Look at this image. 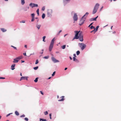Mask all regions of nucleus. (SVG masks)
I'll return each mask as SVG.
<instances>
[{
	"label": "nucleus",
	"mask_w": 121,
	"mask_h": 121,
	"mask_svg": "<svg viewBox=\"0 0 121 121\" xmlns=\"http://www.w3.org/2000/svg\"><path fill=\"white\" fill-rule=\"evenodd\" d=\"M78 45L82 50H83L86 47V45L83 43H79Z\"/></svg>",
	"instance_id": "obj_2"
},
{
	"label": "nucleus",
	"mask_w": 121,
	"mask_h": 121,
	"mask_svg": "<svg viewBox=\"0 0 121 121\" xmlns=\"http://www.w3.org/2000/svg\"><path fill=\"white\" fill-rule=\"evenodd\" d=\"M23 54L25 56H26V53H24Z\"/></svg>",
	"instance_id": "obj_53"
},
{
	"label": "nucleus",
	"mask_w": 121,
	"mask_h": 121,
	"mask_svg": "<svg viewBox=\"0 0 121 121\" xmlns=\"http://www.w3.org/2000/svg\"><path fill=\"white\" fill-rule=\"evenodd\" d=\"M43 49H42L41 50V51H42V52H40V54H43Z\"/></svg>",
	"instance_id": "obj_47"
},
{
	"label": "nucleus",
	"mask_w": 121,
	"mask_h": 121,
	"mask_svg": "<svg viewBox=\"0 0 121 121\" xmlns=\"http://www.w3.org/2000/svg\"><path fill=\"white\" fill-rule=\"evenodd\" d=\"M52 10L51 9H48V10L47 14L48 17H52Z\"/></svg>",
	"instance_id": "obj_3"
},
{
	"label": "nucleus",
	"mask_w": 121,
	"mask_h": 121,
	"mask_svg": "<svg viewBox=\"0 0 121 121\" xmlns=\"http://www.w3.org/2000/svg\"><path fill=\"white\" fill-rule=\"evenodd\" d=\"M34 18H32V19H31V22H33L34 21Z\"/></svg>",
	"instance_id": "obj_50"
},
{
	"label": "nucleus",
	"mask_w": 121,
	"mask_h": 121,
	"mask_svg": "<svg viewBox=\"0 0 121 121\" xmlns=\"http://www.w3.org/2000/svg\"><path fill=\"white\" fill-rule=\"evenodd\" d=\"M73 56H74V57H76V54H73Z\"/></svg>",
	"instance_id": "obj_55"
},
{
	"label": "nucleus",
	"mask_w": 121,
	"mask_h": 121,
	"mask_svg": "<svg viewBox=\"0 0 121 121\" xmlns=\"http://www.w3.org/2000/svg\"><path fill=\"white\" fill-rule=\"evenodd\" d=\"M25 47V48H27V45H25V46H24Z\"/></svg>",
	"instance_id": "obj_56"
},
{
	"label": "nucleus",
	"mask_w": 121,
	"mask_h": 121,
	"mask_svg": "<svg viewBox=\"0 0 121 121\" xmlns=\"http://www.w3.org/2000/svg\"><path fill=\"white\" fill-rule=\"evenodd\" d=\"M21 22H22V23H25V22L24 21H22Z\"/></svg>",
	"instance_id": "obj_57"
},
{
	"label": "nucleus",
	"mask_w": 121,
	"mask_h": 121,
	"mask_svg": "<svg viewBox=\"0 0 121 121\" xmlns=\"http://www.w3.org/2000/svg\"><path fill=\"white\" fill-rule=\"evenodd\" d=\"M103 6H102L101 8H100V11H101L102 9L103 8Z\"/></svg>",
	"instance_id": "obj_52"
},
{
	"label": "nucleus",
	"mask_w": 121,
	"mask_h": 121,
	"mask_svg": "<svg viewBox=\"0 0 121 121\" xmlns=\"http://www.w3.org/2000/svg\"><path fill=\"white\" fill-rule=\"evenodd\" d=\"M44 113L45 115H46L48 114V112L47 111H46L44 112Z\"/></svg>",
	"instance_id": "obj_41"
},
{
	"label": "nucleus",
	"mask_w": 121,
	"mask_h": 121,
	"mask_svg": "<svg viewBox=\"0 0 121 121\" xmlns=\"http://www.w3.org/2000/svg\"><path fill=\"white\" fill-rule=\"evenodd\" d=\"M73 20L74 21H77L78 19V16L76 13H75L73 17Z\"/></svg>",
	"instance_id": "obj_6"
},
{
	"label": "nucleus",
	"mask_w": 121,
	"mask_h": 121,
	"mask_svg": "<svg viewBox=\"0 0 121 121\" xmlns=\"http://www.w3.org/2000/svg\"><path fill=\"white\" fill-rule=\"evenodd\" d=\"M94 31L95 32V30H92V31H91V33L92 32H93V31ZM95 33V32L94 33Z\"/></svg>",
	"instance_id": "obj_58"
},
{
	"label": "nucleus",
	"mask_w": 121,
	"mask_h": 121,
	"mask_svg": "<svg viewBox=\"0 0 121 121\" xmlns=\"http://www.w3.org/2000/svg\"><path fill=\"white\" fill-rule=\"evenodd\" d=\"M64 100V98H62L61 99H60V100H58V101H63Z\"/></svg>",
	"instance_id": "obj_32"
},
{
	"label": "nucleus",
	"mask_w": 121,
	"mask_h": 121,
	"mask_svg": "<svg viewBox=\"0 0 121 121\" xmlns=\"http://www.w3.org/2000/svg\"><path fill=\"white\" fill-rule=\"evenodd\" d=\"M15 114L17 116H18L19 115V113L17 111H15Z\"/></svg>",
	"instance_id": "obj_27"
},
{
	"label": "nucleus",
	"mask_w": 121,
	"mask_h": 121,
	"mask_svg": "<svg viewBox=\"0 0 121 121\" xmlns=\"http://www.w3.org/2000/svg\"><path fill=\"white\" fill-rule=\"evenodd\" d=\"M51 59L53 62L54 63L58 62H59V60H56L53 56H52Z\"/></svg>",
	"instance_id": "obj_5"
},
{
	"label": "nucleus",
	"mask_w": 121,
	"mask_h": 121,
	"mask_svg": "<svg viewBox=\"0 0 121 121\" xmlns=\"http://www.w3.org/2000/svg\"><path fill=\"white\" fill-rule=\"evenodd\" d=\"M79 36V35H75L74 37L73 38V39H78Z\"/></svg>",
	"instance_id": "obj_16"
},
{
	"label": "nucleus",
	"mask_w": 121,
	"mask_h": 121,
	"mask_svg": "<svg viewBox=\"0 0 121 121\" xmlns=\"http://www.w3.org/2000/svg\"><path fill=\"white\" fill-rule=\"evenodd\" d=\"M35 14L34 13L31 14V16L32 18H34L35 17Z\"/></svg>",
	"instance_id": "obj_29"
},
{
	"label": "nucleus",
	"mask_w": 121,
	"mask_h": 121,
	"mask_svg": "<svg viewBox=\"0 0 121 121\" xmlns=\"http://www.w3.org/2000/svg\"><path fill=\"white\" fill-rule=\"evenodd\" d=\"M29 5L31 6L32 8H33L34 7H38V5L37 4H35L34 3H30Z\"/></svg>",
	"instance_id": "obj_7"
},
{
	"label": "nucleus",
	"mask_w": 121,
	"mask_h": 121,
	"mask_svg": "<svg viewBox=\"0 0 121 121\" xmlns=\"http://www.w3.org/2000/svg\"><path fill=\"white\" fill-rule=\"evenodd\" d=\"M46 38L45 36H44L43 37V41L44 42H45V38Z\"/></svg>",
	"instance_id": "obj_38"
},
{
	"label": "nucleus",
	"mask_w": 121,
	"mask_h": 121,
	"mask_svg": "<svg viewBox=\"0 0 121 121\" xmlns=\"http://www.w3.org/2000/svg\"><path fill=\"white\" fill-rule=\"evenodd\" d=\"M88 14L89 13H88L86 12L84 16L82 17V19H83L85 20Z\"/></svg>",
	"instance_id": "obj_9"
},
{
	"label": "nucleus",
	"mask_w": 121,
	"mask_h": 121,
	"mask_svg": "<svg viewBox=\"0 0 121 121\" xmlns=\"http://www.w3.org/2000/svg\"><path fill=\"white\" fill-rule=\"evenodd\" d=\"M99 27V26H98L96 27V29H95H95H94V30H95V32H96L97 31Z\"/></svg>",
	"instance_id": "obj_19"
},
{
	"label": "nucleus",
	"mask_w": 121,
	"mask_h": 121,
	"mask_svg": "<svg viewBox=\"0 0 121 121\" xmlns=\"http://www.w3.org/2000/svg\"><path fill=\"white\" fill-rule=\"evenodd\" d=\"M28 78V77H22L21 78L20 80V81H21L23 79V80L26 79V80H27Z\"/></svg>",
	"instance_id": "obj_11"
},
{
	"label": "nucleus",
	"mask_w": 121,
	"mask_h": 121,
	"mask_svg": "<svg viewBox=\"0 0 121 121\" xmlns=\"http://www.w3.org/2000/svg\"><path fill=\"white\" fill-rule=\"evenodd\" d=\"M53 46V45L50 44L49 47V50L50 52H51L52 50Z\"/></svg>",
	"instance_id": "obj_12"
},
{
	"label": "nucleus",
	"mask_w": 121,
	"mask_h": 121,
	"mask_svg": "<svg viewBox=\"0 0 121 121\" xmlns=\"http://www.w3.org/2000/svg\"><path fill=\"white\" fill-rule=\"evenodd\" d=\"M69 58L71 60H72V58L71 56L69 57Z\"/></svg>",
	"instance_id": "obj_59"
},
{
	"label": "nucleus",
	"mask_w": 121,
	"mask_h": 121,
	"mask_svg": "<svg viewBox=\"0 0 121 121\" xmlns=\"http://www.w3.org/2000/svg\"><path fill=\"white\" fill-rule=\"evenodd\" d=\"M93 23H91L90 24V25H92V24Z\"/></svg>",
	"instance_id": "obj_64"
},
{
	"label": "nucleus",
	"mask_w": 121,
	"mask_h": 121,
	"mask_svg": "<svg viewBox=\"0 0 121 121\" xmlns=\"http://www.w3.org/2000/svg\"><path fill=\"white\" fill-rule=\"evenodd\" d=\"M49 116L50 117V119H52V118H51L52 114L51 113L50 114H49Z\"/></svg>",
	"instance_id": "obj_45"
},
{
	"label": "nucleus",
	"mask_w": 121,
	"mask_h": 121,
	"mask_svg": "<svg viewBox=\"0 0 121 121\" xmlns=\"http://www.w3.org/2000/svg\"><path fill=\"white\" fill-rule=\"evenodd\" d=\"M90 28L91 29H95V27L94 26H91V27H90Z\"/></svg>",
	"instance_id": "obj_39"
},
{
	"label": "nucleus",
	"mask_w": 121,
	"mask_h": 121,
	"mask_svg": "<svg viewBox=\"0 0 121 121\" xmlns=\"http://www.w3.org/2000/svg\"><path fill=\"white\" fill-rule=\"evenodd\" d=\"M73 61H75L77 62H79V60L77 59L75 57H73Z\"/></svg>",
	"instance_id": "obj_18"
},
{
	"label": "nucleus",
	"mask_w": 121,
	"mask_h": 121,
	"mask_svg": "<svg viewBox=\"0 0 121 121\" xmlns=\"http://www.w3.org/2000/svg\"><path fill=\"white\" fill-rule=\"evenodd\" d=\"M45 9V7L43 6V7L42 9V10L43 11H44Z\"/></svg>",
	"instance_id": "obj_37"
},
{
	"label": "nucleus",
	"mask_w": 121,
	"mask_h": 121,
	"mask_svg": "<svg viewBox=\"0 0 121 121\" xmlns=\"http://www.w3.org/2000/svg\"><path fill=\"white\" fill-rule=\"evenodd\" d=\"M55 73H56V72L55 71L52 74V76H54V75H55Z\"/></svg>",
	"instance_id": "obj_40"
},
{
	"label": "nucleus",
	"mask_w": 121,
	"mask_h": 121,
	"mask_svg": "<svg viewBox=\"0 0 121 121\" xmlns=\"http://www.w3.org/2000/svg\"><path fill=\"white\" fill-rule=\"evenodd\" d=\"M34 53H32V54H31L30 56H30L31 55H34Z\"/></svg>",
	"instance_id": "obj_60"
},
{
	"label": "nucleus",
	"mask_w": 121,
	"mask_h": 121,
	"mask_svg": "<svg viewBox=\"0 0 121 121\" xmlns=\"http://www.w3.org/2000/svg\"><path fill=\"white\" fill-rule=\"evenodd\" d=\"M85 20V19H82V18L81 19L80 21V22L79 23V25H82L84 23V22Z\"/></svg>",
	"instance_id": "obj_8"
},
{
	"label": "nucleus",
	"mask_w": 121,
	"mask_h": 121,
	"mask_svg": "<svg viewBox=\"0 0 121 121\" xmlns=\"http://www.w3.org/2000/svg\"><path fill=\"white\" fill-rule=\"evenodd\" d=\"M22 58V57L21 56H19V57L16 58V59H18L19 60L21 59Z\"/></svg>",
	"instance_id": "obj_24"
},
{
	"label": "nucleus",
	"mask_w": 121,
	"mask_h": 121,
	"mask_svg": "<svg viewBox=\"0 0 121 121\" xmlns=\"http://www.w3.org/2000/svg\"><path fill=\"white\" fill-rule=\"evenodd\" d=\"M40 120L42 121H47V120L46 119L41 118L40 119Z\"/></svg>",
	"instance_id": "obj_35"
},
{
	"label": "nucleus",
	"mask_w": 121,
	"mask_h": 121,
	"mask_svg": "<svg viewBox=\"0 0 121 121\" xmlns=\"http://www.w3.org/2000/svg\"><path fill=\"white\" fill-rule=\"evenodd\" d=\"M18 60H19L18 59H16V58L13 59V62L14 63H16L18 62Z\"/></svg>",
	"instance_id": "obj_17"
},
{
	"label": "nucleus",
	"mask_w": 121,
	"mask_h": 121,
	"mask_svg": "<svg viewBox=\"0 0 121 121\" xmlns=\"http://www.w3.org/2000/svg\"><path fill=\"white\" fill-rule=\"evenodd\" d=\"M25 120L26 121H28V119L26 117L25 118H24Z\"/></svg>",
	"instance_id": "obj_43"
},
{
	"label": "nucleus",
	"mask_w": 121,
	"mask_h": 121,
	"mask_svg": "<svg viewBox=\"0 0 121 121\" xmlns=\"http://www.w3.org/2000/svg\"><path fill=\"white\" fill-rule=\"evenodd\" d=\"M80 31H74V32L76 33L75 35H79V34L80 33H79L80 32Z\"/></svg>",
	"instance_id": "obj_22"
},
{
	"label": "nucleus",
	"mask_w": 121,
	"mask_h": 121,
	"mask_svg": "<svg viewBox=\"0 0 121 121\" xmlns=\"http://www.w3.org/2000/svg\"><path fill=\"white\" fill-rule=\"evenodd\" d=\"M38 68V66H36V67H34L33 68V69L35 70L37 69Z\"/></svg>",
	"instance_id": "obj_34"
},
{
	"label": "nucleus",
	"mask_w": 121,
	"mask_h": 121,
	"mask_svg": "<svg viewBox=\"0 0 121 121\" xmlns=\"http://www.w3.org/2000/svg\"><path fill=\"white\" fill-rule=\"evenodd\" d=\"M41 26V25H40L37 24L36 25V27L38 28V30H39Z\"/></svg>",
	"instance_id": "obj_20"
},
{
	"label": "nucleus",
	"mask_w": 121,
	"mask_h": 121,
	"mask_svg": "<svg viewBox=\"0 0 121 121\" xmlns=\"http://www.w3.org/2000/svg\"><path fill=\"white\" fill-rule=\"evenodd\" d=\"M0 30L3 32H5L7 30L4 28H1Z\"/></svg>",
	"instance_id": "obj_23"
},
{
	"label": "nucleus",
	"mask_w": 121,
	"mask_h": 121,
	"mask_svg": "<svg viewBox=\"0 0 121 121\" xmlns=\"http://www.w3.org/2000/svg\"><path fill=\"white\" fill-rule=\"evenodd\" d=\"M21 63H24L25 62V61L24 60H21Z\"/></svg>",
	"instance_id": "obj_54"
},
{
	"label": "nucleus",
	"mask_w": 121,
	"mask_h": 121,
	"mask_svg": "<svg viewBox=\"0 0 121 121\" xmlns=\"http://www.w3.org/2000/svg\"><path fill=\"white\" fill-rule=\"evenodd\" d=\"M51 78V77H49L48 78V79H50Z\"/></svg>",
	"instance_id": "obj_63"
},
{
	"label": "nucleus",
	"mask_w": 121,
	"mask_h": 121,
	"mask_svg": "<svg viewBox=\"0 0 121 121\" xmlns=\"http://www.w3.org/2000/svg\"><path fill=\"white\" fill-rule=\"evenodd\" d=\"M67 69V68H65V70H66Z\"/></svg>",
	"instance_id": "obj_62"
},
{
	"label": "nucleus",
	"mask_w": 121,
	"mask_h": 121,
	"mask_svg": "<svg viewBox=\"0 0 121 121\" xmlns=\"http://www.w3.org/2000/svg\"><path fill=\"white\" fill-rule=\"evenodd\" d=\"M62 30H60L59 31V32L57 33V35H59V34H60V32H62Z\"/></svg>",
	"instance_id": "obj_48"
},
{
	"label": "nucleus",
	"mask_w": 121,
	"mask_h": 121,
	"mask_svg": "<svg viewBox=\"0 0 121 121\" xmlns=\"http://www.w3.org/2000/svg\"><path fill=\"white\" fill-rule=\"evenodd\" d=\"M65 47H66V45H64L63 46H62L61 47V48L63 49H64L65 48Z\"/></svg>",
	"instance_id": "obj_30"
},
{
	"label": "nucleus",
	"mask_w": 121,
	"mask_h": 121,
	"mask_svg": "<svg viewBox=\"0 0 121 121\" xmlns=\"http://www.w3.org/2000/svg\"><path fill=\"white\" fill-rule=\"evenodd\" d=\"M39 61L37 59L36 60L35 62V64H37L39 63Z\"/></svg>",
	"instance_id": "obj_36"
},
{
	"label": "nucleus",
	"mask_w": 121,
	"mask_h": 121,
	"mask_svg": "<svg viewBox=\"0 0 121 121\" xmlns=\"http://www.w3.org/2000/svg\"><path fill=\"white\" fill-rule=\"evenodd\" d=\"M38 77L36 78L35 79V80H34V82H37L38 81Z\"/></svg>",
	"instance_id": "obj_28"
},
{
	"label": "nucleus",
	"mask_w": 121,
	"mask_h": 121,
	"mask_svg": "<svg viewBox=\"0 0 121 121\" xmlns=\"http://www.w3.org/2000/svg\"><path fill=\"white\" fill-rule=\"evenodd\" d=\"M98 16H97L95 18H91L90 19V21H96L97 18L98 17Z\"/></svg>",
	"instance_id": "obj_13"
},
{
	"label": "nucleus",
	"mask_w": 121,
	"mask_h": 121,
	"mask_svg": "<svg viewBox=\"0 0 121 121\" xmlns=\"http://www.w3.org/2000/svg\"><path fill=\"white\" fill-rule=\"evenodd\" d=\"M21 4L22 5H24L25 4V0H21Z\"/></svg>",
	"instance_id": "obj_21"
},
{
	"label": "nucleus",
	"mask_w": 121,
	"mask_h": 121,
	"mask_svg": "<svg viewBox=\"0 0 121 121\" xmlns=\"http://www.w3.org/2000/svg\"><path fill=\"white\" fill-rule=\"evenodd\" d=\"M25 117V115L24 114H23L20 116L21 117Z\"/></svg>",
	"instance_id": "obj_44"
},
{
	"label": "nucleus",
	"mask_w": 121,
	"mask_h": 121,
	"mask_svg": "<svg viewBox=\"0 0 121 121\" xmlns=\"http://www.w3.org/2000/svg\"><path fill=\"white\" fill-rule=\"evenodd\" d=\"M55 40V38H54L52 40L50 44L54 45V42Z\"/></svg>",
	"instance_id": "obj_14"
},
{
	"label": "nucleus",
	"mask_w": 121,
	"mask_h": 121,
	"mask_svg": "<svg viewBox=\"0 0 121 121\" xmlns=\"http://www.w3.org/2000/svg\"><path fill=\"white\" fill-rule=\"evenodd\" d=\"M63 3L64 5L69 3L70 1V0H63Z\"/></svg>",
	"instance_id": "obj_10"
},
{
	"label": "nucleus",
	"mask_w": 121,
	"mask_h": 121,
	"mask_svg": "<svg viewBox=\"0 0 121 121\" xmlns=\"http://www.w3.org/2000/svg\"><path fill=\"white\" fill-rule=\"evenodd\" d=\"M36 12L38 16L39 15V9H38L36 11Z\"/></svg>",
	"instance_id": "obj_26"
},
{
	"label": "nucleus",
	"mask_w": 121,
	"mask_h": 121,
	"mask_svg": "<svg viewBox=\"0 0 121 121\" xmlns=\"http://www.w3.org/2000/svg\"><path fill=\"white\" fill-rule=\"evenodd\" d=\"M49 57V56H45L43 58H44V59H48Z\"/></svg>",
	"instance_id": "obj_31"
},
{
	"label": "nucleus",
	"mask_w": 121,
	"mask_h": 121,
	"mask_svg": "<svg viewBox=\"0 0 121 121\" xmlns=\"http://www.w3.org/2000/svg\"><path fill=\"white\" fill-rule=\"evenodd\" d=\"M99 4L98 3L96 4L95 5L92 12V14H94L97 12L99 6Z\"/></svg>",
	"instance_id": "obj_1"
},
{
	"label": "nucleus",
	"mask_w": 121,
	"mask_h": 121,
	"mask_svg": "<svg viewBox=\"0 0 121 121\" xmlns=\"http://www.w3.org/2000/svg\"><path fill=\"white\" fill-rule=\"evenodd\" d=\"M12 114V113H9V114H7L6 116V117H8V116H9L11 114Z\"/></svg>",
	"instance_id": "obj_46"
},
{
	"label": "nucleus",
	"mask_w": 121,
	"mask_h": 121,
	"mask_svg": "<svg viewBox=\"0 0 121 121\" xmlns=\"http://www.w3.org/2000/svg\"><path fill=\"white\" fill-rule=\"evenodd\" d=\"M80 52L79 51H78L76 52V53L77 55H78L80 53Z\"/></svg>",
	"instance_id": "obj_33"
},
{
	"label": "nucleus",
	"mask_w": 121,
	"mask_h": 121,
	"mask_svg": "<svg viewBox=\"0 0 121 121\" xmlns=\"http://www.w3.org/2000/svg\"><path fill=\"white\" fill-rule=\"evenodd\" d=\"M15 64H13L12 65L11 67V69L12 70H13L15 69Z\"/></svg>",
	"instance_id": "obj_15"
},
{
	"label": "nucleus",
	"mask_w": 121,
	"mask_h": 121,
	"mask_svg": "<svg viewBox=\"0 0 121 121\" xmlns=\"http://www.w3.org/2000/svg\"><path fill=\"white\" fill-rule=\"evenodd\" d=\"M5 79V78L2 77H0V79Z\"/></svg>",
	"instance_id": "obj_49"
},
{
	"label": "nucleus",
	"mask_w": 121,
	"mask_h": 121,
	"mask_svg": "<svg viewBox=\"0 0 121 121\" xmlns=\"http://www.w3.org/2000/svg\"><path fill=\"white\" fill-rule=\"evenodd\" d=\"M11 47H13L14 48V49H16V50H17V49L16 47H14V46H12V45L11 46Z\"/></svg>",
	"instance_id": "obj_42"
},
{
	"label": "nucleus",
	"mask_w": 121,
	"mask_h": 121,
	"mask_svg": "<svg viewBox=\"0 0 121 121\" xmlns=\"http://www.w3.org/2000/svg\"><path fill=\"white\" fill-rule=\"evenodd\" d=\"M45 16V13H43V14L42 15V18L43 19H44Z\"/></svg>",
	"instance_id": "obj_25"
},
{
	"label": "nucleus",
	"mask_w": 121,
	"mask_h": 121,
	"mask_svg": "<svg viewBox=\"0 0 121 121\" xmlns=\"http://www.w3.org/2000/svg\"><path fill=\"white\" fill-rule=\"evenodd\" d=\"M116 32L115 31H114V32H113V34H115L116 33Z\"/></svg>",
	"instance_id": "obj_61"
},
{
	"label": "nucleus",
	"mask_w": 121,
	"mask_h": 121,
	"mask_svg": "<svg viewBox=\"0 0 121 121\" xmlns=\"http://www.w3.org/2000/svg\"><path fill=\"white\" fill-rule=\"evenodd\" d=\"M79 39L80 41H83V36L82 34V32H81L79 34Z\"/></svg>",
	"instance_id": "obj_4"
},
{
	"label": "nucleus",
	"mask_w": 121,
	"mask_h": 121,
	"mask_svg": "<svg viewBox=\"0 0 121 121\" xmlns=\"http://www.w3.org/2000/svg\"><path fill=\"white\" fill-rule=\"evenodd\" d=\"M40 92L43 95V94L42 91H40Z\"/></svg>",
	"instance_id": "obj_51"
}]
</instances>
